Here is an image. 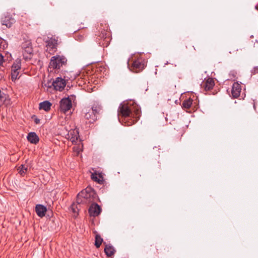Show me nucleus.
Masks as SVG:
<instances>
[{
    "instance_id": "obj_8",
    "label": "nucleus",
    "mask_w": 258,
    "mask_h": 258,
    "mask_svg": "<svg viewBox=\"0 0 258 258\" xmlns=\"http://www.w3.org/2000/svg\"><path fill=\"white\" fill-rule=\"evenodd\" d=\"M145 68V63L141 59L135 60L132 66V70L135 73H138L143 70Z\"/></svg>"
},
{
    "instance_id": "obj_5",
    "label": "nucleus",
    "mask_w": 258,
    "mask_h": 258,
    "mask_svg": "<svg viewBox=\"0 0 258 258\" xmlns=\"http://www.w3.org/2000/svg\"><path fill=\"white\" fill-rule=\"evenodd\" d=\"M52 85L55 90L61 91L66 85V81L60 77H57L52 82Z\"/></svg>"
},
{
    "instance_id": "obj_33",
    "label": "nucleus",
    "mask_w": 258,
    "mask_h": 258,
    "mask_svg": "<svg viewBox=\"0 0 258 258\" xmlns=\"http://www.w3.org/2000/svg\"><path fill=\"white\" fill-rule=\"evenodd\" d=\"M255 9H256V10H258V6H257V5H256V6H255Z\"/></svg>"
},
{
    "instance_id": "obj_20",
    "label": "nucleus",
    "mask_w": 258,
    "mask_h": 258,
    "mask_svg": "<svg viewBox=\"0 0 258 258\" xmlns=\"http://www.w3.org/2000/svg\"><path fill=\"white\" fill-rule=\"evenodd\" d=\"M28 170V165L22 164L20 166H19L18 168V171L19 173L21 176H24L27 172Z\"/></svg>"
},
{
    "instance_id": "obj_7",
    "label": "nucleus",
    "mask_w": 258,
    "mask_h": 258,
    "mask_svg": "<svg viewBox=\"0 0 258 258\" xmlns=\"http://www.w3.org/2000/svg\"><path fill=\"white\" fill-rule=\"evenodd\" d=\"M84 117L89 123H93L97 119L98 116L92 111L90 108L84 110Z\"/></svg>"
},
{
    "instance_id": "obj_34",
    "label": "nucleus",
    "mask_w": 258,
    "mask_h": 258,
    "mask_svg": "<svg viewBox=\"0 0 258 258\" xmlns=\"http://www.w3.org/2000/svg\"><path fill=\"white\" fill-rule=\"evenodd\" d=\"M237 50H238V48H236V49L235 51H237Z\"/></svg>"
},
{
    "instance_id": "obj_10",
    "label": "nucleus",
    "mask_w": 258,
    "mask_h": 258,
    "mask_svg": "<svg viewBox=\"0 0 258 258\" xmlns=\"http://www.w3.org/2000/svg\"><path fill=\"white\" fill-rule=\"evenodd\" d=\"M100 207L96 203L92 204L89 209V212L91 216H97L100 213Z\"/></svg>"
},
{
    "instance_id": "obj_16",
    "label": "nucleus",
    "mask_w": 258,
    "mask_h": 258,
    "mask_svg": "<svg viewBox=\"0 0 258 258\" xmlns=\"http://www.w3.org/2000/svg\"><path fill=\"white\" fill-rule=\"evenodd\" d=\"M46 46L49 47L52 49L56 48L57 44H58V40L55 38H50L48 39V40L46 42Z\"/></svg>"
},
{
    "instance_id": "obj_24",
    "label": "nucleus",
    "mask_w": 258,
    "mask_h": 258,
    "mask_svg": "<svg viewBox=\"0 0 258 258\" xmlns=\"http://www.w3.org/2000/svg\"><path fill=\"white\" fill-rule=\"evenodd\" d=\"M19 71H11V79L13 81H15L19 78Z\"/></svg>"
},
{
    "instance_id": "obj_15",
    "label": "nucleus",
    "mask_w": 258,
    "mask_h": 258,
    "mask_svg": "<svg viewBox=\"0 0 258 258\" xmlns=\"http://www.w3.org/2000/svg\"><path fill=\"white\" fill-rule=\"evenodd\" d=\"M27 138L29 142L34 144H37L39 141V138L34 132H30L29 133Z\"/></svg>"
},
{
    "instance_id": "obj_32",
    "label": "nucleus",
    "mask_w": 258,
    "mask_h": 258,
    "mask_svg": "<svg viewBox=\"0 0 258 258\" xmlns=\"http://www.w3.org/2000/svg\"><path fill=\"white\" fill-rule=\"evenodd\" d=\"M76 152H77V155H78L80 153V150L78 149H77Z\"/></svg>"
},
{
    "instance_id": "obj_21",
    "label": "nucleus",
    "mask_w": 258,
    "mask_h": 258,
    "mask_svg": "<svg viewBox=\"0 0 258 258\" xmlns=\"http://www.w3.org/2000/svg\"><path fill=\"white\" fill-rule=\"evenodd\" d=\"M94 233H95V245L97 248H98L101 245L103 240L96 231H95Z\"/></svg>"
},
{
    "instance_id": "obj_6",
    "label": "nucleus",
    "mask_w": 258,
    "mask_h": 258,
    "mask_svg": "<svg viewBox=\"0 0 258 258\" xmlns=\"http://www.w3.org/2000/svg\"><path fill=\"white\" fill-rule=\"evenodd\" d=\"M66 138L70 140L73 144H76L79 139L78 130L77 129L70 130L66 135Z\"/></svg>"
},
{
    "instance_id": "obj_30",
    "label": "nucleus",
    "mask_w": 258,
    "mask_h": 258,
    "mask_svg": "<svg viewBox=\"0 0 258 258\" xmlns=\"http://www.w3.org/2000/svg\"><path fill=\"white\" fill-rule=\"evenodd\" d=\"M84 37L83 36H78V40L80 41H82L84 40Z\"/></svg>"
},
{
    "instance_id": "obj_13",
    "label": "nucleus",
    "mask_w": 258,
    "mask_h": 258,
    "mask_svg": "<svg viewBox=\"0 0 258 258\" xmlns=\"http://www.w3.org/2000/svg\"><path fill=\"white\" fill-rule=\"evenodd\" d=\"M14 22V19L10 16H6L2 18L1 20L2 24L6 26L7 28H10Z\"/></svg>"
},
{
    "instance_id": "obj_22",
    "label": "nucleus",
    "mask_w": 258,
    "mask_h": 258,
    "mask_svg": "<svg viewBox=\"0 0 258 258\" xmlns=\"http://www.w3.org/2000/svg\"><path fill=\"white\" fill-rule=\"evenodd\" d=\"M91 178L93 180L99 183L103 181V177L100 174H97L96 173H92Z\"/></svg>"
},
{
    "instance_id": "obj_9",
    "label": "nucleus",
    "mask_w": 258,
    "mask_h": 258,
    "mask_svg": "<svg viewBox=\"0 0 258 258\" xmlns=\"http://www.w3.org/2000/svg\"><path fill=\"white\" fill-rule=\"evenodd\" d=\"M241 91V87L240 84L234 82L232 85L231 94L233 98H236L240 95Z\"/></svg>"
},
{
    "instance_id": "obj_25",
    "label": "nucleus",
    "mask_w": 258,
    "mask_h": 258,
    "mask_svg": "<svg viewBox=\"0 0 258 258\" xmlns=\"http://www.w3.org/2000/svg\"><path fill=\"white\" fill-rule=\"evenodd\" d=\"M71 210L74 214V216L77 217L78 215V211H79V209H78V208L77 207V205H76L75 204H73L71 206Z\"/></svg>"
},
{
    "instance_id": "obj_18",
    "label": "nucleus",
    "mask_w": 258,
    "mask_h": 258,
    "mask_svg": "<svg viewBox=\"0 0 258 258\" xmlns=\"http://www.w3.org/2000/svg\"><path fill=\"white\" fill-rule=\"evenodd\" d=\"M104 251L108 256H111L114 254L115 249L112 245H106L104 248Z\"/></svg>"
},
{
    "instance_id": "obj_2",
    "label": "nucleus",
    "mask_w": 258,
    "mask_h": 258,
    "mask_svg": "<svg viewBox=\"0 0 258 258\" xmlns=\"http://www.w3.org/2000/svg\"><path fill=\"white\" fill-rule=\"evenodd\" d=\"M96 197L94 189L91 187H87L78 194L76 201L78 204H88L93 202Z\"/></svg>"
},
{
    "instance_id": "obj_29",
    "label": "nucleus",
    "mask_w": 258,
    "mask_h": 258,
    "mask_svg": "<svg viewBox=\"0 0 258 258\" xmlns=\"http://www.w3.org/2000/svg\"><path fill=\"white\" fill-rule=\"evenodd\" d=\"M4 62V56L0 54V66H1Z\"/></svg>"
},
{
    "instance_id": "obj_11",
    "label": "nucleus",
    "mask_w": 258,
    "mask_h": 258,
    "mask_svg": "<svg viewBox=\"0 0 258 258\" xmlns=\"http://www.w3.org/2000/svg\"><path fill=\"white\" fill-rule=\"evenodd\" d=\"M215 85L214 80L211 78L205 79L202 84V86L206 91L210 90Z\"/></svg>"
},
{
    "instance_id": "obj_26",
    "label": "nucleus",
    "mask_w": 258,
    "mask_h": 258,
    "mask_svg": "<svg viewBox=\"0 0 258 258\" xmlns=\"http://www.w3.org/2000/svg\"><path fill=\"white\" fill-rule=\"evenodd\" d=\"M21 46L22 49L28 48V47H32L31 42L29 40L25 41L24 42L22 43Z\"/></svg>"
},
{
    "instance_id": "obj_19",
    "label": "nucleus",
    "mask_w": 258,
    "mask_h": 258,
    "mask_svg": "<svg viewBox=\"0 0 258 258\" xmlns=\"http://www.w3.org/2000/svg\"><path fill=\"white\" fill-rule=\"evenodd\" d=\"M21 67V62L20 59H17L13 63L12 66L11 71H19Z\"/></svg>"
},
{
    "instance_id": "obj_17",
    "label": "nucleus",
    "mask_w": 258,
    "mask_h": 258,
    "mask_svg": "<svg viewBox=\"0 0 258 258\" xmlns=\"http://www.w3.org/2000/svg\"><path fill=\"white\" fill-rule=\"evenodd\" d=\"M51 106V103L48 101H44L40 103L39 108V109H43L46 111H48L50 110Z\"/></svg>"
},
{
    "instance_id": "obj_1",
    "label": "nucleus",
    "mask_w": 258,
    "mask_h": 258,
    "mask_svg": "<svg viewBox=\"0 0 258 258\" xmlns=\"http://www.w3.org/2000/svg\"><path fill=\"white\" fill-rule=\"evenodd\" d=\"M118 115L124 118L126 125L134 124L139 119L141 111L138 105L132 106L120 104L118 109Z\"/></svg>"
},
{
    "instance_id": "obj_23",
    "label": "nucleus",
    "mask_w": 258,
    "mask_h": 258,
    "mask_svg": "<svg viewBox=\"0 0 258 258\" xmlns=\"http://www.w3.org/2000/svg\"><path fill=\"white\" fill-rule=\"evenodd\" d=\"M192 104V100L191 99H188L183 101L182 103V107L188 109L191 107Z\"/></svg>"
},
{
    "instance_id": "obj_3",
    "label": "nucleus",
    "mask_w": 258,
    "mask_h": 258,
    "mask_svg": "<svg viewBox=\"0 0 258 258\" xmlns=\"http://www.w3.org/2000/svg\"><path fill=\"white\" fill-rule=\"evenodd\" d=\"M67 61L66 58L63 56H54L51 58L49 67L50 69H59L66 63Z\"/></svg>"
},
{
    "instance_id": "obj_31",
    "label": "nucleus",
    "mask_w": 258,
    "mask_h": 258,
    "mask_svg": "<svg viewBox=\"0 0 258 258\" xmlns=\"http://www.w3.org/2000/svg\"><path fill=\"white\" fill-rule=\"evenodd\" d=\"M34 121L36 124H38L40 122V119L37 118H35Z\"/></svg>"
},
{
    "instance_id": "obj_28",
    "label": "nucleus",
    "mask_w": 258,
    "mask_h": 258,
    "mask_svg": "<svg viewBox=\"0 0 258 258\" xmlns=\"http://www.w3.org/2000/svg\"><path fill=\"white\" fill-rule=\"evenodd\" d=\"M23 49V54H24V55L25 54H31L32 53L33 49H32V47H28V48H24Z\"/></svg>"
},
{
    "instance_id": "obj_27",
    "label": "nucleus",
    "mask_w": 258,
    "mask_h": 258,
    "mask_svg": "<svg viewBox=\"0 0 258 258\" xmlns=\"http://www.w3.org/2000/svg\"><path fill=\"white\" fill-rule=\"evenodd\" d=\"M42 86L47 88H51L52 86H53L52 82H51V81H48L47 82L44 81V82L42 83Z\"/></svg>"
},
{
    "instance_id": "obj_35",
    "label": "nucleus",
    "mask_w": 258,
    "mask_h": 258,
    "mask_svg": "<svg viewBox=\"0 0 258 258\" xmlns=\"http://www.w3.org/2000/svg\"><path fill=\"white\" fill-rule=\"evenodd\" d=\"M229 53H232V51H229Z\"/></svg>"
},
{
    "instance_id": "obj_12",
    "label": "nucleus",
    "mask_w": 258,
    "mask_h": 258,
    "mask_svg": "<svg viewBox=\"0 0 258 258\" xmlns=\"http://www.w3.org/2000/svg\"><path fill=\"white\" fill-rule=\"evenodd\" d=\"M35 211L37 215L40 217H43L45 216L47 211L46 207L43 205L38 204L36 206Z\"/></svg>"
},
{
    "instance_id": "obj_4",
    "label": "nucleus",
    "mask_w": 258,
    "mask_h": 258,
    "mask_svg": "<svg viewBox=\"0 0 258 258\" xmlns=\"http://www.w3.org/2000/svg\"><path fill=\"white\" fill-rule=\"evenodd\" d=\"M72 107V101L69 98H64L60 101V110L65 113Z\"/></svg>"
},
{
    "instance_id": "obj_14",
    "label": "nucleus",
    "mask_w": 258,
    "mask_h": 258,
    "mask_svg": "<svg viewBox=\"0 0 258 258\" xmlns=\"http://www.w3.org/2000/svg\"><path fill=\"white\" fill-rule=\"evenodd\" d=\"M90 109L93 112L98 116L101 112L102 108L99 102H94Z\"/></svg>"
}]
</instances>
